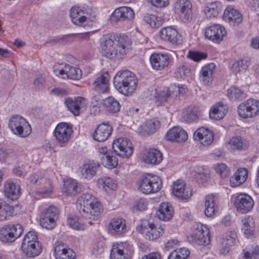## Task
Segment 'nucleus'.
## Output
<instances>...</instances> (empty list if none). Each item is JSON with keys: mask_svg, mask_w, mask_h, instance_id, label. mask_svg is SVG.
<instances>
[{"mask_svg": "<svg viewBox=\"0 0 259 259\" xmlns=\"http://www.w3.org/2000/svg\"><path fill=\"white\" fill-rule=\"evenodd\" d=\"M138 82L135 74L128 70L119 71L113 79L115 89L126 96L131 95L135 92Z\"/></svg>", "mask_w": 259, "mask_h": 259, "instance_id": "obj_1", "label": "nucleus"}, {"mask_svg": "<svg viewBox=\"0 0 259 259\" xmlns=\"http://www.w3.org/2000/svg\"><path fill=\"white\" fill-rule=\"evenodd\" d=\"M77 205H79V211L86 219L95 220L103 210L101 204L95 197L89 193H84L78 197Z\"/></svg>", "mask_w": 259, "mask_h": 259, "instance_id": "obj_2", "label": "nucleus"}, {"mask_svg": "<svg viewBox=\"0 0 259 259\" xmlns=\"http://www.w3.org/2000/svg\"><path fill=\"white\" fill-rule=\"evenodd\" d=\"M9 127L16 135L26 137L31 133V127L26 120L21 116L15 115L9 121Z\"/></svg>", "mask_w": 259, "mask_h": 259, "instance_id": "obj_3", "label": "nucleus"}, {"mask_svg": "<svg viewBox=\"0 0 259 259\" xmlns=\"http://www.w3.org/2000/svg\"><path fill=\"white\" fill-rule=\"evenodd\" d=\"M23 232V226L17 224L5 225L0 230V240L5 243H11L21 236Z\"/></svg>", "mask_w": 259, "mask_h": 259, "instance_id": "obj_4", "label": "nucleus"}, {"mask_svg": "<svg viewBox=\"0 0 259 259\" xmlns=\"http://www.w3.org/2000/svg\"><path fill=\"white\" fill-rule=\"evenodd\" d=\"M239 115L243 118H252L259 112V101L252 98L242 103L238 107Z\"/></svg>", "mask_w": 259, "mask_h": 259, "instance_id": "obj_5", "label": "nucleus"}, {"mask_svg": "<svg viewBox=\"0 0 259 259\" xmlns=\"http://www.w3.org/2000/svg\"><path fill=\"white\" fill-rule=\"evenodd\" d=\"M161 187V180L157 176L144 177L141 179L139 185L140 191L146 194L156 193Z\"/></svg>", "mask_w": 259, "mask_h": 259, "instance_id": "obj_6", "label": "nucleus"}, {"mask_svg": "<svg viewBox=\"0 0 259 259\" xmlns=\"http://www.w3.org/2000/svg\"><path fill=\"white\" fill-rule=\"evenodd\" d=\"M112 149L116 155L122 158H128L133 152V147L126 138H119L112 144Z\"/></svg>", "mask_w": 259, "mask_h": 259, "instance_id": "obj_7", "label": "nucleus"}, {"mask_svg": "<svg viewBox=\"0 0 259 259\" xmlns=\"http://www.w3.org/2000/svg\"><path fill=\"white\" fill-rule=\"evenodd\" d=\"M188 239L198 245H206L210 243L209 231L206 226L199 224L194 233L188 237Z\"/></svg>", "mask_w": 259, "mask_h": 259, "instance_id": "obj_8", "label": "nucleus"}, {"mask_svg": "<svg viewBox=\"0 0 259 259\" xmlns=\"http://www.w3.org/2000/svg\"><path fill=\"white\" fill-rule=\"evenodd\" d=\"M72 133V126L66 122L58 124L54 131L57 141L62 146L68 143Z\"/></svg>", "mask_w": 259, "mask_h": 259, "instance_id": "obj_9", "label": "nucleus"}, {"mask_svg": "<svg viewBox=\"0 0 259 259\" xmlns=\"http://www.w3.org/2000/svg\"><path fill=\"white\" fill-rule=\"evenodd\" d=\"M159 35L160 38L164 41L176 45L181 44V35L172 26H166L161 28Z\"/></svg>", "mask_w": 259, "mask_h": 259, "instance_id": "obj_10", "label": "nucleus"}, {"mask_svg": "<svg viewBox=\"0 0 259 259\" xmlns=\"http://www.w3.org/2000/svg\"><path fill=\"white\" fill-rule=\"evenodd\" d=\"M117 47L114 46V42L112 35H106L104 40L101 50V54L103 56L109 59L116 57L117 59H121L123 56H120L118 54V50Z\"/></svg>", "mask_w": 259, "mask_h": 259, "instance_id": "obj_11", "label": "nucleus"}, {"mask_svg": "<svg viewBox=\"0 0 259 259\" xmlns=\"http://www.w3.org/2000/svg\"><path fill=\"white\" fill-rule=\"evenodd\" d=\"M175 11L185 22L192 18V5L189 0H177L174 5Z\"/></svg>", "mask_w": 259, "mask_h": 259, "instance_id": "obj_12", "label": "nucleus"}, {"mask_svg": "<svg viewBox=\"0 0 259 259\" xmlns=\"http://www.w3.org/2000/svg\"><path fill=\"white\" fill-rule=\"evenodd\" d=\"M226 35L225 28L219 25L214 24L206 28L205 35L207 38L215 43H220Z\"/></svg>", "mask_w": 259, "mask_h": 259, "instance_id": "obj_13", "label": "nucleus"}, {"mask_svg": "<svg viewBox=\"0 0 259 259\" xmlns=\"http://www.w3.org/2000/svg\"><path fill=\"white\" fill-rule=\"evenodd\" d=\"M31 183L40 186L42 192L48 193L52 191V183L50 179L44 177V174L40 172L33 174L29 178Z\"/></svg>", "mask_w": 259, "mask_h": 259, "instance_id": "obj_14", "label": "nucleus"}, {"mask_svg": "<svg viewBox=\"0 0 259 259\" xmlns=\"http://www.w3.org/2000/svg\"><path fill=\"white\" fill-rule=\"evenodd\" d=\"M172 194L181 199H188L192 194L191 189L187 186L186 183L181 180L175 182L172 186Z\"/></svg>", "mask_w": 259, "mask_h": 259, "instance_id": "obj_15", "label": "nucleus"}, {"mask_svg": "<svg viewBox=\"0 0 259 259\" xmlns=\"http://www.w3.org/2000/svg\"><path fill=\"white\" fill-rule=\"evenodd\" d=\"M235 205L238 211L245 213L252 209L254 205V201L249 195L240 194L236 197Z\"/></svg>", "mask_w": 259, "mask_h": 259, "instance_id": "obj_16", "label": "nucleus"}, {"mask_svg": "<svg viewBox=\"0 0 259 259\" xmlns=\"http://www.w3.org/2000/svg\"><path fill=\"white\" fill-rule=\"evenodd\" d=\"M100 165L98 162L89 161L82 164L79 168L81 177L87 180H91L96 175L99 170Z\"/></svg>", "mask_w": 259, "mask_h": 259, "instance_id": "obj_17", "label": "nucleus"}, {"mask_svg": "<svg viewBox=\"0 0 259 259\" xmlns=\"http://www.w3.org/2000/svg\"><path fill=\"white\" fill-rule=\"evenodd\" d=\"M193 137L195 140L199 141L201 145L208 146L212 143L214 135L209 129L201 127L194 132Z\"/></svg>", "mask_w": 259, "mask_h": 259, "instance_id": "obj_18", "label": "nucleus"}, {"mask_svg": "<svg viewBox=\"0 0 259 259\" xmlns=\"http://www.w3.org/2000/svg\"><path fill=\"white\" fill-rule=\"evenodd\" d=\"M142 233L145 234V237L149 240H154L158 238L163 233L162 227H156L152 223H147V225H141Z\"/></svg>", "mask_w": 259, "mask_h": 259, "instance_id": "obj_19", "label": "nucleus"}, {"mask_svg": "<svg viewBox=\"0 0 259 259\" xmlns=\"http://www.w3.org/2000/svg\"><path fill=\"white\" fill-rule=\"evenodd\" d=\"M188 139L187 132L180 126H174L169 130L166 135L165 139L167 141L182 143Z\"/></svg>", "mask_w": 259, "mask_h": 259, "instance_id": "obj_20", "label": "nucleus"}, {"mask_svg": "<svg viewBox=\"0 0 259 259\" xmlns=\"http://www.w3.org/2000/svg\"><path fill=\"white\" fill-rule=\"evenodd\" d=\"M150 62L154 69L161 70L168 65L169 57L167 54L154 53L151 55Z\"/></svg>", "mask_w": 259, "mask_h": 259, "instance_id": "obj_21", "label": "nucleus"}, {"mask_svg": "<svg viewBox=\"0 0 259 259\" xmlns=\"http://www.w3.org/2000/svg\"><path fill=\"white\" fill-rule=\"evenodd\" d=\"M112 132V127L108 123L103 122L96 128L94 134L93 138L95 140L102 142L108 139Z\"/></svg>", "mask_w": 259, "mask_h": 259, "instance_id": "obj_22", "label": "nucleus"}, {"mask_svg": "<svg viewBox=\"0 0 259 259\" xmlns=\"http://www.w3.org/2000/svg\"><path fill=\"white\" fill-rule=\"evenodd\" d=\"M112 35L114 42H117L118 54L120 56L125 55L132 44L130 38L125 34H113Z\"/></svg>", "mask_w": 259, "mask_h": 259, "instance_id": "obj_23", "label": "nucleus"}, {"mask_svg": "<svg viewBox=\"0 0 259 259\" xmlns=\"http://www.w3.org/2000/svg\"><path fill=\"white\" fill-rule=\"evenodd\" d=\"M223 19L231 25H238L242 21L241 14L231 6H228L224 11Z\"/></svg>", "mask_w": 259, "mask_h": 259, "instance_id": "obj_24", "label": "nucleus"}, {"mask_svg": "<svg viewBox=\"0 0 259 259\" xmlns=\"http://www.w3.org/2000/svg\"><path fill=\"white\" fill-rule=\"evenodd\" d=\"M56 259H75L76 254L74 251L66 246L63 243H59L54 249Z\"/></svg>", "mask_w": 259, "mask_h": 259, "instance_id": "obj_25", "label": "nucleus"}, {"mask_svg": "<svg viewBox=\"0 0 259 259\" xmlns=\"http://www.w3.org/2000/svg\"><path fill=\"white\" fill-rule=\"evenodd\" d=\"M134 17L133 9L130 7H122L115 10L111 15V19L114 21H124L132 19Z\"/></svg>", "mask_w": 259, "mask_h": 259, "instance_id": "obj_26", "label": "nucleus"}, {"mask_svg": "<svg viewBox=\"0 0 259 259\" xmlns=\"http://www.w3.org/2000/svg\"><path fill=\"white\" fill-rule=\"evenodd\" d=\"M85 99L81 97H77L74 99L67 98L65 104L68 110L75 116L78 115L80 109L85 105Z\"/></svg>", "mask_w": 259, "mask_h": 259, "instance_id": "obj_27", "label": "nucleus"}, {"mask_svg": "<svg viewBox=\"0 0 259 259\" xmlns=\"http://www.w3.org/2000/svg\"><path fill=\"white\" fill-rule=\"evenodd\" d=\"M162 158L161 152L154 148L146 151L143 156V160L145 163L152 165L159 164L162 161Z\"/></svg>", "mask_w": 259, "mask_h": 259, "instance_id": "obj_28", "label": "nucleus"}, {"mask_svg": "<svg viewBox=\"0 0 259 259\" xmlns=\"http://www.w3.org/2000/svg\"><path fill=\"white\" fill-rule=\"evenodd\" d=\"M202 116V112L198 107L189 106L184 110L182 118L188 123L197 122Z\"/></svg>", "mask_w": 259, "mask_h": 259, "instance_id": "obj_29", "label": "nucleus"}, {"mask_svg": "<svg viewBox=\"0 0 259 259\" xmlns=\"http://www.w3.org/2000/svg\"><path fill=\"white\" fill-rule=\"evenodd\" d=\"M109 74L105 72L97 77L94 82L95 90L100 93H106L109 90Z\"/></svg>", "mask_w": 259, "mask_h": 259, "instance_id": "obj_30", "label": "nucleus"}, {"mask_svg": "<svg viewBox=\"0 0 259 259\" xmlns=\"http://www.w3.org/2000/svg\"><path fill=\"white\" fill-rule=\"evenodd\" d=\"M173 213L174 209L171 204L162 202L160 204L156 214L160 220L167 221L171 219Z\"/></svg>", "mask_w": 259, "mask_h": 259, "instance_id": "obj_31", "label": "nucleus"}, {"mask_svg": "<svg viewBox=\"0 0 259 259\" xmlns=\"http://www.w3.org/2000/svg\"><path fill=\"white\" fill-rule=\"evenodd\" d=\"M23 252L28 257H34L38 255L42 251L40 243H32L26 245H21Z\"/></svg>", "mask_w": 259, "mask_h": 259, "instance_id": "obj_32", "label": "nucleus"}, {"mask_svg": "<svg viewBox=\"0 0 259 259\" xmlns=\"http://www.w3.org/2000/svg\"><path fill=\"white\" fill-rule=\"evenodd\" d=\"M242 230L246 238H252L254 236L255 230L254 221L252 217L250 215L245 216L242 221Z\"/></svg>", "mask_w": 259, "mask_h": 259, "instance_id": "obj_33", "label": "nucleus"}, {"mask_svg": "<svg viewBox=\"0 0 259 259\" xmlns=\"http://www.w3.org/2000/svg\"><path fill=\"white\" fill-rule=\"evenodd\" d=\"M248 171L245 168L238 169L230 178L232 187H237L243 183L246 180Z\"/></svg>", "mask_w": 259, "mask_h": 259, "instance_id": "obj_34", "label": "nucleus"}, {"mask_svg": "<svg viewBox=\"0 0 259 259\" xmlns=\"http://www.w3.org/2000/svg\"><path fill=\"white\" fill-rule=\"evenodd\" d=\"M20 187L12 182H8L5 184V192L6 196L12 199L16 200L20 196Z\"/></svg>", "mask_w": 259, "mask_h": 259, "instance_id": "obj_35", "label": "nucleus"}, {"mask_svg": "<svg viewBox=\"0 0 259 259\" xmlns=\"http://www.w3.org/2000/svg\"><path fill=\"white\" fill-rule=\"evenodd\" d=\"M227 110L223 103L219 102L211 107L209 112V117L212 119L220 120L225 116Z\"/></svg>", "mask_w": 259, "mask_h": 259, "instance_id": "obj_36", "label": "nucleus"}, {"mask_svg": "<svg viewBox=\"0 0 259 259\" xmlns=\"http://www.w3.org/2000/svg\"><path fill=\"white\" fill-rule=\"evenodd\" d=\"M84 14V12L81 10L78 7H73L70 11V16L72 22L78 26L84 25V23L86 21V17H79L77 18L78 15Z\"/></svg>", "mask_w": 259, "mask_h": 259, "instance_id": "obj_37", "label": "nucleus"}, {"mask_svg": "<svg viewBox=\"0 0 259 259\" xmlns=\"http://www.w3.org/2000/svg\"><path fill=\"white\" fill-rule=\"evenodd\" d=\"M63 190L67 195H75L80 191V188L75 180L67 179L64 182Z\"/></svg>", "mask_w": 259, "mask_h": 259, "instance_id": "obj_38", "label": "nucleus"}, {"mask_svg": "<svg viewBox=\"0 0 259 259\" xmlns=\"http://www.w3.org/2000/svg\"><path fill=\"white\" fill-rule=\"evenodd\" d=\"M14 211L13 206L0 198V221H5L8 217L12 216Z\"/></svg>", "mask_w": 259, "mask_h": 259, "instance_id": "obj_39", "label": "nucleus"}, {"mask_svg": "<svg viewBox=\"0 0 259 259\" xmlns=\"http://www.w3.org/2000/svg\"><path fill=\"white\" fill-rule=\"evenodd\" d=\"M222 11V6L220 2H215L208 4L205 7L204 11L208 18L217 17Z\"/></svg>", "mask_w": 259, "mask_h": 259, "instance_id": "obj_40", "label": "nucleus"}, {"mask_svg": "<svg viewBox=\"0 0 259 259\" xmlns=\"http://www.w3.org/2000/svg\"><path fill=\"white\" fill-rule=\"evenodd\" d=\"M103 105L106 111L110 113H115L119 111L120 104L112 97H109L103 101Z\"/></svg>", "mask_w": 259, "mask_h": 259, "instance_id": "obj_41", "label": "nucleus"}, {"mask_svg": "<svg viewBox=\"0 0 259 259\" xmlns=\"http://www.w3.org/2000/svg\"><path fill=\"white\" fill-rule=\"evenodd\" d=\"M228 96L232 101H241L246 98L247 95L240 88L233 86L228 89Z\"/></svg>", "mask_w": 259, "mask_h": 259, "instance_id": "obj_42", "label": "nucleus"}, {"mask_svg": "<svg viewBox=\"0 0 259 259\" xmlns=\"http://www.w3.org/2000/svg\"><path fill=\"white\" fill-rule=\"evenodd\" d=\"M215 200L213 195H209L205 197L204 213L206 217H212L215 211Z\"/></svg>", "mask_w": 259, "mask_h": 259, "instance_id": "obj_43", "label": "nucleus"}, {"mask_svg": "<svg viewBox=\"0 0 259 259\" xmlns=\"http://www.w3.org/2000/svg\"><path fill=\"white\" fill-rule=\"evenodd\" d=\"M229 144L232 149L240 150H246L249 146L248 142L240 136L233 137L230 140Z\"/></svg>", "mask_w": 259, "mask_h": 259, "instance_id": "obj_44", "label": "nucleus"}, {"mask_svg": "<svg viewBox=\"0 0 259 259\" xmlns=\"http://www.w3.org/2000/svg\"><path fill=\"white\" fill-rule=\"evenodd\" d=\"M123 244L113 245L110 252L111 259H127Z\"/></svg>", "mask_w": 259, "mask_h": 259, "instance_id": "obj_45", "label": "nucleus"}, {"mask_svg": "<svg viewBox=\"0 0 259 259\" xmlns=\"http://www.w3.org/2000/svg\"><path fill=\"white\" fill-rule=\"evenodd\" d=\"M213 64L206 65L202 68L200 72L201 80L205 85H208L211 81V76L213 73Z\"/></svg>", "mask_w": 259, "mask_h": 259, "instance_id": "obj_46", "label": "nucleus"}, {"mask_svg": "<svg viewBox=\"0 0 259 259\" xmlns=\"http://www.w3.org/2000/svg\"><path fill=\"white\" fill-rule=\"evenodd\" d=\"M175 76L178 79H185L191 77L192 71L189 64H184L176 70Z\"/></svg>", "mask_w": 259, "mask_h": 259, "instance_id": "obj_47", "label": "nucleus"}, {"mask_svg": "<svg viewBox=\"0 0 259 259\" xmlns=\"http://www.w3.org/2000/svg\"><path fill=\"white\" fill-rule=\"evenodd\" d=\"M125 227V221L122 218L114 219L110 224V229L118 234L122 233Z\"/></svg>", "mask_w": 259, "mask_h": 259, "instance_id": "obj_48", "label": "nucleus"}, {"mask_svg": "<svg viewBox=\"0 0 259 259\" xmlns=\"http://www.w3.org/2000/svg\"><path fill=\"white\" fill-rule=\"evenodd\" d=\"M144 20L149 24L152 28H158L162 23L160 17H157L155 15L146 14L144 17Z\"/></svg>", "mask_w": 259, "mask_h": 259, "instance_id": "obj_49", "label": "nucleus"}, {"mask_svg": "<svg viewBox=\"0 0 259 259\" xmlns=\"http://www.w3.org/2000/svg\"><path fill=\"white\" fill-rule=\"evenodd\" d=\"M250 64L249 61L246 59H241L237 61H235L232 66V70L233 72L236 74L241 71H245Z\"/></svg>", "mask_w": 259, "mask_h": 259, "instance_id": "obj_50", "label": "nucleus"}, {"mask_svg": "<svg viewBox=\"0 0 259 259\" xmlns=\"http://www.w3.org/2000/svg\"><path fill=\"white\" fill-rule=\"evenodd\" d=\"M102 164L109 169H112L118 165V159L116 156L104 154L101 158Z\"/></svg>", "mask_w": 259, "mask_h": 259, "instance_id": "obj_51", "label": "nucleus"}, {"mask_svg": "<svg viewBox=\"0 0 259 259\" xmlns=\"http://www.w3.org/2000/svg\"><path fill=\"white\" fill-rule=\"evenodd\" d=\"M160 127V121L156 118L147 120L145 123L144 130L148 134H153Z\"/></svg>", "mask_w": 259, "mask_h": 259, "instance_id": "obj_52", "label": "nucleus"}, {"mask_svg": "<svg viewBox=\"0 0 259 259\" xmlns=\"http://www.w3.org/2000/svg\"><path fill=\"white\" fill-rule=\"evenodd\" d=\"M214 169L221 178L225 179L230 176L229 167L225 163H217L214 165Z\"/></svg>", "mask_w": 259, "mask_h": 259, "instance_id": "obj_53", "label": "nucleus"}, {"mask_svg": "<svg viewBox=\"0 0 259 259\" xmlns=\"http://www.w3.org/2000/svg\"><path fill=\"white\" fill-rule=\"evenodd\" d=\"M236 237V234L234 232H231L229 234H227L225 238H223V243L225 244L226 247L224 249H221L220 251L222 253H225V252H228L229 248L228 246H232L235 243V238Z\"/></svg>", "mask_w": 259, "mask_h": 259, "instance_id": "obj_54", "label": "nucleus"}, {"mask_svg": "<svg viewBox=\"0 0 259 259\" xmlns=\"http://www.w3.org/2000/svg\"><path fill=\"white\" fill-rule=\"evenodd\" d=\"M56 221L54 218L42 214L40 219V225L44 228L51 230L55 227Z\"/></svg>", "mask_w": 259, "mask_h": 259, "instance_id": "obj_55", "label": "nucleus"}, {"mask_svg": "<svg viewBox=\"0 0 259 259\" xmlns=\"http://www.w3.org/2000/svg\"><path fill=\"white\" fill-rule=\"evenodd\" d=\"M67 224L74 230H83L85 227V223H82L77 217L68 218Z\"/></svg>", "mask_w": 259, "mask_h": 259, "instance_id": "obj_56", "label": "nucleus"}, {"mask_svg": "<svg viewBox=\"0 0 259 259\" xmlns=\"http://www.w3.org/2000/svg\"><path fill=\"white\" fill-rule=\"evenodd\" d=\"M67 74L68 79L78 80L82 75L81 70L78 68L68 65Z\"/></svg>", "mask_w": 259, "mask_h": 259, "instance_id": "obj_57", "label": "nucleus"}, {"mask_svg": "<svg viewBox=\"0 0 259 259\" xmlns=\"http://www.w3.org/2000/svg\"><path fill=\"white\" fill-rule=\"evenodd\" d=\"M39 242L38 237L36 232L34 231L28 232L24 236L22 245H26L32 243Z\"/></svg>", "mask_w": 259, "mask_h": 259, "instance_id": "obj_58", "label": "nucleus"}, {"mask_svg": "<svg viewBox=\"0 0 259 259\" xmlns=\"http://www.w3.org/2000/svg\"><path fill=\"white\" fill-rule=\"evenodd\" d=\"M188 57L195 62H199L202 59H206L207 54L204 52L190 51Z\"/></svg>", "mask_w": 259, "mask_h": 259, "instance_id": "obj_59", "label": "nucleus"}, {"mask_svg": "<svg viewBox=\"0 0 259 259\" xmlns=\"http://www.w3.org/2000/svg\"><path fill=\"white\" fill-rule=\"evenodd\" d=\"M99 184L102 185L104 189H114L115 187V184L113 182L110 178H101L98 180Z\"/></svg>", "mask_w": 259, "mask_h": 259, "instance_id": "obj_60", "label": "nucleus"}, {"mask_svg": "<svg viewBox=\"0 0 259 259\" xmlns=\"http://www.w3.org/2000/svg\"><path fill=\"white\" fill-rule=\"evenodd\" d=\"M43 214L57 220L59 216V210L56 207L51 206L44 211Z\"/></svg>", "mask_w": 259, "mask_h": 259, "instance_id": "obj_61", "label": "nucleus"}, {"mask_svg": "<svg viewBox=\"0 0 259 259\" xmlns=\"http://www.w3.org/2000/svg\"><path fill=\"white\" fill-rule=\"evenodd\" d=\"M171 93L170 91L167 90L159 93L157 96V100L160 102H165L168 101L171 98Z\"/></svg>", "mask_w": 259, "mask_h": 259, "instance_id": "obj_62", "label": "nucleus"}, {"mask_svg": "<svg viewBox=\"0 0 259 259\" xmlns=\"http://www.w3.org/2000/svg\"><path fill=\"white\" fill-rule=\"evenodd\" d=\"M68 64H66L62 69H59L54 68V72L59 77L63 79H68Z\"/></svg>", "mask_w": 259, "mask_h": 259, "instance_id": "obj_63", "label": "nucleus"}, {"mask_svg": "<svg viewBox=\"0 0 259 259\" xmlns=\"http://www.w3.org/2000/svg\"><path fill=\"white\" fill-rule=\"evenodd\" d=\"M175 250L180 254L181 259H186L190 254L189 249L186 248H177Z\"/></svg>", "mask_w": 259, "mask_h": 259, "instance_id": "obj_64", "label": "nucleus"}]
</instances>
